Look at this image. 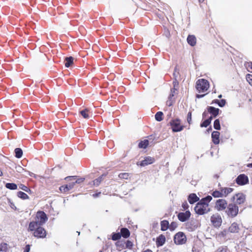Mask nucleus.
Wrapping results in <instances>:
<instances>
[{
  "instance_id": "nucleus-15",
  "label": "nucleus",
  "mask_w": 252,
  "mask_h": 252,
  "mask_svg": "<svg viewBox=\"0 0 252 252\" xmlns=\"http://www.w3.org/2000/svg\"><path fill=\"white\" fill-rule=\"evenodd\" d=\"M173 88L171 89L170 94L169 95L168 98L170 100H172V98L176 94H178V83L176 81H174L173 83Z\"/></svg>"
},
{
  "instance_id": "nucleus-8",
  "label": "nucleus",
  "mask_w": 252,
  "mask_h": 252,
  "mask_svg": "<svg viewBox=\"0 0 252 252\" xmlns=\"http://www.w3.org/2000/svg\"><path fill=\"white\" fill-rule=\"evenodd\" d=\"M228 205L227 202L225 199L222 198L219 199L215 202V208L220 212H225Z\"/></svg>"
},
{
  "instance_id": "nucleus-50",
  "label": "nucleus",
  "mask_w": 252,
  "mask_h": 252,
  "mask_svg": "<svg viewBox=\"0 0 252 252\" xmlns=\"http://www.w3.org/2000/svg\"><path fill=\"white\" fill-rule=\"evenodd\" d=\"M206 94H197L196 95V97L197 98H201L202 97H203L204 96H205Z\"/></svg>"
},
{
  "instance_id": "nucleus-24",
  "label": "nucleus",
  "mask_w": 252,
  "mask_h": 252,
  "mask_svg": "<svg viewBox=\"0 0 252 252\" xmlns=\"http://www.w3.org/2000/svg\"><path fill=\"white\" fill-rule=\"evenodd\" d=\"M187 40L188 44L191 46H194L196 45V38L195 36L193 35H188Z\"/></svg>"
},
{
  "instance_id": "nucleus-17",
  "label": "nucleus",
  "mask_w": 252,
  "mask_h": 252,
  "mask_svg": "<svg viewBox=\"0 0 252 252\" xmlns=\"http://www.w3.org/2000/svg\"><path fill=\"white\" fill-rule=\"evenodd\" d=\"M155 161V158L151 157H146L142 160L140 163L141 166H145L154 163Z\"/></svg>"
},
{
  "instance_id": "nucleus-46",
  "label": "nucleus",
  "mask_w": 252,
  "mask_h": 252,
  "mask_svg": "<svg viewBox=\"0 0 252 252\" xmlns=\"http://www.w3.org/2000/svg\"><path fill=\"white\" fill-rule=\"evenodd\" d=\"M246 67L249 71L252 72V62L248 63Z\"/></svg>"
},
{
  "instance_id": "nucleus-3",
  "label": "nucleus",
  "mask_w": 252,
  "mask_h": 252,
  "mask_svg": "<svg viewBox=\"0 0 252 252\" xmlns=\"http://www.w3.org/2000/svg\"><path fill=\"white\" fill-rule=\"evenodd\" d=\"M41 226L37 225L33 228H30V224H29L28 230L29 231L33 232V236L37 238H45L47 235V232Z\"/></svg>"
},
{
  "instance_id": "nucleus-12",
  "label": "nucleus",
  "mask_w": 252,
  "mask_h": 252,
  "mask_svg": "<svg viewBox=\"0 0 252 252\" xmlns=\"http://www.w3.org/2000/svg\"><path fill=\"white\" fill-rule=\"evenodd\" d=\"M211 221L216 227H220L222 223L221 217L219 215H213L211 217Z\"/></svg>"
},
{
  "instance_id": "nucleus-35",
  "label": "nucleus",
  "mask_w": 252,
  "mask_h": 252,
  "mask_svg": "<svg viewBox=\"0 0 252 252\" xmlns=\"http://www.w3.org/2000/svg\"><path fill=\"white\" fill-rule=\"evenodd\" d=\"M17 196L22 199H27L29 198L27 194L21 191L17 192Z\"/></svg>"
},
{
  "instance_id": "nucleus-59",
  "label": "nucleus",
  "mask_w": 252,
  "mask_h": 252,
  "mask_svg": "<svg viewBox=\"0 0 252 252\" xmlns=\"http://www.w3.org/2000/svg\"><path fill=\"white\" fill-rule=\"evenodd\" d=\"M99 252H102V251H100Z\"/></svg>"
},
{
  "instance_id": "nucleus-10",
  "label": "nucleus",
  "mask_w": 252,
  "mask_h": 252,
  "mask_svg": "<svg viewBox=\"0 0 252 252\" xmlns=\"http://www.w3.org/2000/svg\"><path fill=\"white\" fill-rule=\"evenodd\" d=\"M235 182L239 186H244L249 183V178L245 174H241L236 178Z\"/></svg>"
},
{
  "instance_id": "nucleus-33",
  "label": "nucleus",
  "mask_w": 252,
  "mask_h": 252,
  "mask_svg": "<svg viewBox=\"0 0 252 252\" xmlns=\"http://www.w3.org/2000/svg\"><path fill=\"white\" fill-rule=\"evenodd\" d=\"M5 187L11 190H15L17 189V185L15 183H6Z\"/></svg>"
},
{
  "instance_id": "nucleus-9",
  "label": "nucleus",
  "mask_w": 252,
  "mask_h": 252,
  "mask_svg": "<svg viewBox=\"0 0 252 252\" xmlns=\"http://www.w3.org/2000/svg\"><path fill=\"white\" fill-rule=\"evenodd\" d=\"M174 243L177 245H183L186 243L187 237L183 232L177 233L174 237Z\"/></svg>"
},
{
  "instance_id": "nucleus-22",
  "label": "nucleus",
  "mask_w": 252,
  "mask_h": 252,
  "mask_svg": "<svg viewBox=\"0 0 252 252\" xmlns=\"http://www.w3.org/2000/svg\"><path fill=\"white\" fill-rule=\"evenodd\" d=\"M239 231V227L237 223H232L228 228V231L230 233H238Z\"/></svg>"
},
{
  "instance_id": "nucleus-38",
  "label": "nucleus",
  "mask_w": 252,
  "mask_h": 252,
  "mask_svg": "<svg viewBox=\"0 0 252 252\" xmlns=\"http://www.w3.org/2000/svg\"><path fill=\"white\" fill-rule=\"evenodd\" d=\"M121 238L120 233H113L111 235V239L113 241H117Z\"/></svg>"
},
{
  "instance_id": "nucleus-55",
  "label": "nucleus",
  "mask_w": 252,
  "mask_h": 252,
  "mask_svg": "<svg viewBox=\"0 0 252 252\" xmlns=\"http://www.w3.org/2000/svg\"><path fill=\"white\" fill-rule=\"evenodd\" d=\"M200 2H202L204 0H198Z\"/></svg>"
},
{
  "instance_id": "nucleus-32",
  "label": "nucleus",
  "mask_w": 252,
  "mask_h": 252,
  "mask_svg": "<svg viewBox=\"0 0 252 252\" xmlns=\"http://www.w3.org/2000/svg\"><path fill=\"white\" fill-rule=\"evenodd\" d=\"M211 195L215 198H222L220 189L215 190L211 193Z\"/></svg>"
},
{
  "instance_id": "nucleus-1",
  "label": "nucleus",
  "mask_w": 252,
  "mask_h": 252,
  "mask_svg": "<svg viewBox=\"0 0 252 252\" xmlns=\"http://www.w3.org/2000/svg\"><path fill=\"white\" fill-rule=\"evenodd\" d=\"M212 197L210 195L202 198L195 205L194 211L199 215L207 214L210 211L209 203L212 200Z\"/></svg>"
},
{
  "instance_id": "nucleus-53",
  "label": "nucleus",
  "mask_w": 252,
  "mask_h": 252,
  "mask_svg": "<svg viewBox=\"0 0 252 252\" xmlns=\"http://www.w3.org/2000/svg\"><path fill=\"white\" fill-rule=\"evenodd\" d=\"M248 167H252V163H249V164L248 165Z\"/></svg>"
},
{
  "instance_id": "nucleus-25",
  "label": "nucleus",
  "mask_w": 252,
  "mask_h": 252,
  "mask_svg": "<svg viewBox=\"0 0 252 252\" xmlns=\"http://www.w3.org/2000/svg\"><path fill=\"white\" fill-rule=\"evenodd\" d=\"M120 234L121 235V237H123L124 238L126 239L130 236V232L127 228H122L120 230Z\"/></svg>"
},
{
  "instance_id": "nucleus-36",
  "label": "nucleus",
  "mask_w": 252,
  "mask_h": 252,
  "mask_svg": "<svg viewBox=\"0 0 252 252\" xmlns=\"http://www.w3.org/2000/svg\"><path fill=\"white\" fill-rule=\"evenodd\" d=\"M130 174L129 173L123 172L119 174L118 177L121 179L127 180L129 177Z\"/></svg>"
},
{
  "instance_id": "nucleus-26",
  "label": "nucleus",
  "mask_w": 252,
  "mask_h": 252,
  "mask_svg": "<svg viewBox=\"0 0 252 252\" xmlns=\"http://www.w3.org/2000/svg\"><path fill=\"white\" fill-rule=\"evenodd\" d=\"M115 245L117 248V250L119 251L126 249L125 241H118L116 242Z\"/></svg>"
},
{
  "instance_id": "nucleus-37",
  "label": "nucleus",
  "mask_w": 252,
  "mask_h": 252,
  "mask_svg": "<svg viewBox=\"0 0 252 252\" xmlns=\"http://www.w3.org/2000/svg\"><path fill=\"white\" fill-rule=\"evenodd\" d=\"M15 157L17 158H21L23 155V151L21 149L17 148L15 149Z\"/></svg>"
},
{
  "instance_id": "nucleus-41",
  "label": "nucleus",
  "mask_w": 252,
  "mask_h": 252,
  "mask_svg": "<svg viewBox=\"0 0 252 252\" xmlns=\"http://www.w3.org/2000/svg\"><path fill=\"white\" fill-rule=\"evenodd\" d=\"M133 246V243L131 241L127 240L126 241H125L126 248L131 249L132 248Z\"/></svg>"
},
{
  "instance_id": "nucleus-4",
  "label": "nucleus",
  "mask_w": 252,
  "mask_h": 252,
  "mask_svg": "<svg viewBox=\"0 0 252 252\" xmlns=\"http://www.w3.org/2000/svg\"><path fill=\"white\" fill-rule=\"evenodd\" d=\"M209 87V82L205 79H199L196 82L195 87L199 93L207 92Z\"/></svg>"
},
{
  "instance_id": "nucleus-49",
  "label": "nucleus",
  "mask_w": 252,
  "mask_h": 252,
  "mask_svg": "<svg viewBox=\"0 0 252 252\" xmlns=\"http://www.w3.org/2000/svg\"><path fill=\"white\" fill-rule=\"evenodd\" d=\"M100 194H101V192H98L97 193L93 194V196L94 197H97L99 196Z\"/></svg>"
},
{
  "instance_id": "nucleus-43",
  "label": "nucleus",
  "mask_w": 252,
  "mask_h": 252,
  "mask_svg": "<svg viewBox=\"0 0 252 252\" xmlns=\"http://www.w3.org/2000/svg\"><path fill=\"white\" fill-rule=\"evenodd\" d=\"M246 80L249 83V84L252 87V75L248 74L246 75Z\"/></svg>"
},
{
  "instance_id": "nucleus-54",
  "label": "nucleus",
  "mask_w": 252,
  "mask_h": 252,
  "mask_svg": "<svg viewBox=\"0 0 252 252\" xmlns=\"http://www.w3.org/2000/svg\"><path fill=\"white\" fill-rule=\"evenodd\" d=\"M2 175H3L2 172V171H1V170L0 169V176H2Z\"/></svg>"
},
{
  "instance_id": "nucleus-31",
  "label": "nucleus",
  "mask_w": 252,
  "mask_h": 252,
  "mask_svg": "<svg viewBox=\"0 0 252 252\" xmlns=\"http://www.w3.org/2000/svg\"><path fill=\"white\" fill-rule=\"evenodd\" d=\"M212 120V117L210 116L208 119L204 121L200 124V126L201 127H207L211 124Z\"/></svg>"
},
{
  "instance_id": "nucleus-20",
  "label": "nucleus",
  "mask_w": 252,
  "mask_h": 252,
  "mask_svg": "<svg viewBox=\"0 0 252 252\" xmlns=\"http://www.w3.org/2000/svg\"><path fill=\"white\" fill-rule=\"evenodd\" d=\"M165 237L163 234H160L157 238L156 245L157 247H160L163 245L165 242Z\"/></svg>"
},
{
  "instance_id": "nucleus-19",
  "label": "nucleus",
  "mask_w": 252,
  "mask_h": 252,
  "mask_svg": "<svg viewBox=\"0 0 252 252\" xmlns=\"http://www.w3.org/2000/svg\"><path fill=\"white\" fill-rule=\"evenodd\" d=\"M207 109L208 112L212 115V118L216 117L219 114L220 110L219 108H216L213 106H208Z\"/></svg>"
},
{
  "instance_id": "nucleus-5",
  "label": "nucleus",
  "mask_w": 252,
  "mask_h": 252,
  "mask_svg": "<svg viewBox=\"0 0 252 252\" xmlns=\"http://www.w3.org/2000/svg\"><path fill=\"white\" fill-rule=\"evenodd\" d=\"M239 213V207L236 204L230 203L228 204L225 213L229 218L236 217Z\"/></svg>"
},
{
  "instance_id": "nucleus-45",
  "label": "nucleus",
  "mask_w": 252,
  "mask_h": 252,
  "mask_svg": "<svg viewBox=\"0 0 252 252\" xmlns=\"http://www.w3.org/2000/svg\"><path fill=\"white\" fill-rule=\"evenodd\" d=\"M187 121L188 123L190 125L191 122V112L189 111L188 112L187 115Z\"/></svg>"
},
{
  "instance_id": "nucleus-23",
  "label": "nucleus",
  "mask_w": 252,
  "mask_h": 252,
  "mask_svg": "<svg viewBox=\"0 0 252 252\" xmlns=\"http://www.w3.org/2000/svg\"><path fill=\"white\" fill-rule=\"evenodd\" d=\"M107 174H103L99 177H98L97 178L94 180L93 182V185L95 187H98L100 183L103 181L105 177L106 176Z\"/></svg>"
},
{
  "instance_id": "nucleus-56",
  "label": "nucleus",
  "mask_w": 252,
  "mask_h": 252,
  "mask_svg": "<svg viewBox=\"0 0 252 252\" xmlns=\"http://www.w3.org/2000/svg\"><path fill=\"white\" fill-rule=\"evenodd\" d=\"M152 136V135H150L149 136H148L147 137L149 139H151V137Z\"/></svg>"
},
{
  "instance_id": "nucleus-39",
  "label": "nucleus",
  "mask_w": 252,
  "mask_h": 252,
  "mask_svg": "<svg viewBox=\"0 0 252 252\" xmlns=\"http://www.w3.org/2000/svg\"><path fill=\"white\" fill-rule=\"evenodd\" d=\"M214 102L219 105L220 107H223L225 105L226 101L225 99L218 100L215 99Z\"/></svg>"
},
{
  "instance_id": "nucleus-27",
  "label": "nucleus",
  "mask_w": 252,
  "mask_h": 252,
  "mask_svg": "<svg viewBox=\"0 0 252 252\" xmlns=\"http://www.w3.org/2000/svg\"><path fill=\"white\" fill-rule=\"evenodd\" d=\"M161 230L162 231H166L169 228V222L167 220H163L160 222Z\"/></svg>"
},
{
  "instance_id": "nucleus-58",
  "label": "nucleus",
  "mask_w": 252,
  "mask_h": 252,
  "mask_svg": "<svg viewBox=\"0 0 252 252\" xmlns=\"http://www.w3.org/2000/svg\"><path fill=\"white\" fill-rule=\"evenodd\" d=\"M2 251L1 249H0V251Z\"/></svg>"
},
{
  "instance_id": "nucleus-42",
  "label": "nucleus",
  "mask_w": 252,
  "mask_h": 252,
  "mask_svg": "<svg viewBox=\"0 0 252 252\" xmlns=\"http://www.w3.org/2000/svg\"><path fill=\"white\" fill-rule=\"evenodd\" d=\"M182 210H183V211H186L187 210H189L188 209L189 208V205L188 204L187 201H185L182 203Z\"/></svg>"
},
{
  "instance_id": "nucleus-30",
  "label": "nucleus",
  "mask_w": 252,
  "mask_h": 252,
  "mask_svg": "<svg viewBox=\"0 0 252 252\" xmlns=\"http://www.w3.org/2000/svg\"><path fill=\"white\" fill-rule=\"evenodd\" d=\"M90 110L88 109H85L80 112V114L85 119H88L90 118Z\"/></svg>"
},
{
  "instance_id": "nucleus-2",
  "label": "nucleus",
  "mask_w": 252,
  "mask_h": 252,
  "mask_svg": "<svg viewBox=\"0 0 252 252\" xmlns=\"http://www.w3.org/2000/svg\"><path fill=\"white\" fill-rule=\"evenodd\" d=\"M48 220V217L46 214L42 211H39L36 213L35 217V220L31 221L29 223L30 224V228H33L36 226L37 225H42Z\"/></svg>"
},
{
  "instance_id": "nucleus-47",
  "label": "nucleus",
  "mask_w": 252,
  "mask_h": 252,
  "mask_svg": "<svg viewBox=\"0 0 252 252\" xmlns=\"http://www.w3.org/2000/svg\"><path fill=\"white\" fill-rule=\"evenodd\" d=\"M31 246L30 245H27L24 249L23 252H29L30 251Z\"/></svg>"
},
{
  "instance_id": "nucleus-29",
  "label": "nucleus",
  "mask_w": 252,
  "mask_h": 252,
  "mask_svg": "<svg viewBox=\"0 0 252 252\" xmlns=\"http://www.w3.org/2000/svg\"><path fill=\"white\" fill-rule=\"evenodd\" d=\"M74 59L72 57H66L65 59V66L66 67H70L73 63Z\"/></svg>"
},
{
  "instance_id": "nucleus-51",
  "label": "nucleus",
  "mask_w": 252,
  "mask_h": 252,
  "mask_svg": "<svg viewBox=\"0 0 252 252\" xmlns=\"http://www.w3.org/2000/svg\"><path fill=\"white\" fill-rule=\"evenodd\" d=\"M142 252H153V251L150 249H147L145 251H143Z\"/></svg>"
},
{
  "instance_id": "nucleus-11",
  "label": "nucleus",
  "mask_w": 252,
  "mask_h": 252,
  "mask_svg": "<svg viewBox=\"0 0 252 252\" xmlns=\"http://www.w3.org/2000/svg\"><path fill=\"white\" fill-rule=\"evenodd\" d=\"M191 215L190 212L189 210H187L185 212L179 213L177 215V218L180 221L185 222L189 219Z\"/></svg>"
},
{
  "instance_id": "nucleus-7",
  "label": "nucleus",
  "mask_w": 252,
  "mask_h": 252,
  "mask_svg": "<svg viewBox=\"0 0 252 252\" xmlns=\"http://www.w3.org/2000/svg\"><path fill=\"white\" fill-rule=\"evenodd\" d=\"M231 200L233 202L234 204H236L238 206L245 203L246 201V195L242 192L237 193L231 197Z\"/></svg>"
},
{
  "instance_id": "nucleus-28",
  "label": "nucleus",
  "mask_w": 252,
  "mask_h": 252,
  "mask_svg": "<svg viewBox=\"0 0 252 252\" xmlns=\"http://www.w3.org/2000/svg\"><path fill=\"white\" fill-rule=\"evenodd\" d=\"M149 144V140L145 139L141 141L138 144V147L141 149H146Z\"/></svg>"
},
{
  "instance_id": "nucleus-52",
  "label": "nucleus",
  "mask_w": 252,
  "mask_h": 252,
  "mask_svg": "<svg viewBox=\"0 0 252 252\" xmlns=\"http://www.w3.org/2000/svg\"><path fill=\"white\" fill-rule=\"evenodd\" d=\"M203 117H205L206 116V113L204 112L202 114Z\"/></svg>"
},
{
  "instance_id": "nucleus-6",
  "label": "nucleus",
  "mask_w": 252,
  "mask_h": 252,
  "mask_svg": "<svg viewBox=\"0 0 252 252\" xmlns=\"http://www.w3.org/2000/svg\"><path fill=\"white\" fill-rule=\"evenodd\" d=\"M169 124L172 130L174 132L181 131L185 127L181 124V120L178 118L171 120Z\"/></svg>"
},
{
  "instance_id": "nucleus-48",
  "label": "nucleus",
  "mask_w": 252,
  "mask_h": 252,
  "mask_svg": "<svg viewBox=\"0 0 252 252\" xmlns=\"http://www.w3.org/2000/svg\"><path fill=\"white\" fill-rule=\"evenodd\" d=\"M20 188L26 191H28V190L29 189L28 188L27 186H25L24 185H22V184L21 185Z\"/></svg>"
},
{
  "instance_id": "nucleus-57",
  "label": "nucleus",
  "mask_w": 252,
  "mask_h": 252,
  "mask_svg": "<svg viewBox=\"0 0 252 252\" xmlns=\"http://www.w3.org/2000/svg\"><path fill=\"white\" fill-rule=\"evenodd\" d=\"M221 97V94L219 96V97H220V98Z\"/></svg>"
},
{
  "instance_id": "nucleus-21",
  "label": "nucleus",
  "mask_w": 252,
  "mask_h": 252,
  "mask_svg": "<svg viewBox=\"0 0 252 252\" xmlns=\"http://www.w3.org/2000/svg\"><path fill=\"white\" fill-rule=\"evenodd\" d=\"M188 199L189 203L191 204H192L199 201V198L196 195L195 193H192L189 194Z\"/></svg>"
},
{
  "instance_id": "nucleus-14",
  "label": "nucleus",
  "mask_w": 252,
  "mask_h": 252,
  "mask_svg": "<svg viewBox=\"0 0 252 252\" xmlns=\"http://www.w3.org/2000/svg\"><path fill=\"white\" fill-rule=\"evenodd\" d=\"M77 176H67L65 178V180L67 181H72V183H74V186L76 184H81L83 183L85 181V178H77Z\"/></svg>"
},
{
  "instance_id": "nucleus-16",
  "label": "nucleus",
  "mask_w": 252,
  "mask_h": 252,
  "mask_svg": "<svg viewBox=\"0 0 252 252\" xmlns=\"http://www.w3.org/2000/svg\"><path fill=\"white\" fill-rule=\"evenodd\" d=\"M219 189H220L222 197H226L234 190L233 188L230 187H220Z\"/></svg>"
},
{
  "instance_id": "nucleus-40",
  "label": "nucleus",
  "mask_w": 252,
  "mask_h": 252,
  "mask_svg": "<svg viewBox=\"0 0 252 252\" xmlns=\"http://www.w3.org/2000/svg\"><path fill=\"white\" fill-rule=\"evenodd\" d=\"M214 127L217 130L220 129V122L219 119H216L214 123Z\"/></svg>"
},
{
  "instance_id": "nucleus-44",
  "label": "nucleus",
  "mask_w": 252,
  "mask_h": 252,
  "mask_svg": "<svg viewBox=\"0 0 252 252\" xmlns=\"http://www.w3.org/2000/svg\"><path fill=\"white\" fill-rule=\"evenodd\" d=\"M177 227V224L176 222H172L169 226V228L171 230H174Z\"/></svg>"
},
{
  "instance_id": "nucleus-18",
  "label": "nucleus",
  "mask_w": 252,
  "mask_h": 252,
  "mask_svg": "<svg viewBox=\"0 0 252 252\" xmlns=\"http://www.w3.org/2000/svg\"><path fill=\"white\" fill-rule=\"evenodd\" d=\"M220 133L218 131H214L212 133V142L215 145H218L220 143Z\"/></svg>"
},
{
  "instance_id": "nucleus-34",
  "label": "nucleus",
  "mask_w": 252,
  "mask_h": 252,
  "mask_svg": "<svg viewBox=\"0 0 252 252\" xmlns=\"http://www.w3.org/2000/svg\"><path fill=\"white\" fill-rule=\"evenodd\" d=\"M163 113L161 111L158 112L155 115V119L158 122H160L163 120Z\"/></svg>"
},
{
  "instance_id": "nucleus-13",
  "label": "nucleus",
  "mask_w": 252,
  "mask_h": 252,
  "mask_svg": "<svg viewBox=\"0 0 252 252\" xmlns=\"http://www.w3.org/2000/svg\"><path fill=\"white\" fill-rule=\"evenodd\" d=\"M70 182L68 184L61 186L59 188V190L61 193H67L74 188V183H72V181Z\"/></svg>"
}]
</instances>
